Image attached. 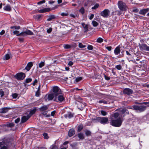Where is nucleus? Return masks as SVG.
<instances>
[{"instance_id":"1","label":"nucleus","mask_w":149,"mask_h":149,"mask_svg":"<svg viewBox=\"0 0 149 149\" xmlns=\"http://www.w3.org/2000/svg\"><path fill=\"white\" fill-rule=\"evenodd\" d=\"M123 120L120 118H118L116 119L111 118L110 121V124L113 126L119 127L122 125Z\"/></svg>"},{"instance_id":"2","label":"nucleus","mask_w":149,"mask_h":149,"mask_svg":"<svg viewBox=\"0 0 149 149\" xmlns=\"http://www.w3.org/2000/svg\"><path fill=\"white\" fill-rule=\"evenodd\" d=\"M118 6L119 9L121 11H126L127 9V7L126 4L121 1H118Z\"/></svg>"},{"instance_id":"3","label":"nucleus","mask_w":149,"mask_h":149,"mask_svg":"<svg viewBox=\"0 0 149 149\" xmlns=\"http://www.w3.org/2000/svg\"><path fill=\"white\" fill-rule=\"evenodd\" d=\"M146 107L144 105H134L131 108L132 109L136 110L137 112H141L144 111L146 108Z\"/></svg>"},{"instance_id":"4","label":"nucleus","mask_w":149,"mask_h":149,"mask_svg":"<svg viewBox=\"0 0 149 149\" xmlns=\"http://www.w3.org/2000/svg\"><path fill=\"white\" fill-rule=\"evenodd\" d=\"M65 99L63 95L61 93L59 94L56 95V97L54 99V101L56 102H61L65 101Z\"/></svg>"},{"instance_id":"5","label":"nucleus","mask_w":149,"mask_h":149,"mask_svg":"<svg viewBox=\"0 0 149 149\" xmlns=\"http://www.w3.org/2000/svg\"><path fill=\"white\" fill-rule=\"evenodd\" d=\"M96 120L102 124H105L108 123V119L105 117H98L96 118Z\"/></svg>"},{"instance_id":"6","label":"nucleus","mask_w":149,"mask_h":149,"mask_svg":"<svg viewBox=\"0 0 149 149\" xmlns=\"http://www.w3.org/2000/svg\"><path fill=\"white\" fill-rule=\"evenodd\" d=\"M52 91L53 93L56 95H57L61 93L60 89L58 86H54L53 87Z\"/></svg>"},{"instance_id":"7","label":"nucleus","mask_w":149,"mask_h":149,"mask_svg":"<svg viewBox=\"0 0 149 149\" xmlns=\"http://www.w3.org/2000/svg\"><path fill=\"white\" fill-rule=\"evenodd\" d=\"M139 46L140 49L142 51H149V46H148L146 44H139Z\"/></svg>"},{"instance_id":"8","label":"nucleus","mask_w":149,"mask_h":149,"mask_svg":"<svg viewBox=\"0 0 149 149\" xmlns=\"http://www.w3.org/2000/svg\"><path fill=\"white\" fill-rule=\"evenodd\" d=\"M110 13L109 10L108 9H106L101 12L100 14L104 17H107L109 15Z\"/></svg>"},{"instance_id":"9","label":"nucleus","mask_w":149,"mask_h":149,"mask_svg":"<svg viewBox=\"0 0 149 149\" xmlns=\"http://www.w3.org/2000/svg\"><path fill=\"white\" fill-rule=\"evenodd\" d=\"M25 77V74L23 73H20L16 75V78L18 80H23Z\"/></svg>"},{"instance_id":"10","label":"nucleus","mask_w":149,"mask_h":149,"mask_svg":"<svg viewBox=\"0 0 149 149\" xmlns=\"http://www.w3.org/2000/svg\"><path fill=\"white\" fill-rule=\"evenodd\" d=\"M47 99L48 100H53L56 97V95L53 93H51L46 95Z\"/></svg>"},{"instance_id":"11","label":"nucleus","mask_w":149,"mask_h":149,"mask_svg":"<svg viewBox=\"0 0 149 149\" xmlns=\"http://www.w3.org/2000/svg\"><path fill=\"white\" fill-rule=\"evenodd\" d=\"M8 143L5 141L0 142V148L1 149H7V146Z\"/></svg>"},{"instance_id":"12","label":"nucleus","mask_w":149,"mask_h":149,"mask_svg":"<svg viewBox=\"0 0 149 149\" xmlns=\"http://www.w3.org/2000/svg\"><path fill=\"white\" fill-rule=\"evenodd\" d=\"M123 92L124 93L127 94V95H130L133 93L132 91L129 88H125Z\"/></svg>"},{"instance_id":"13","label":"nucleus","mask_w":149,"mask_h":149,"mask_svg":"<svg viewBox=\"0 0 149 149\" xmlns=\"http://www.w3.org/2000/svg\"><path fill=\"white\" fill-rule=\"evenodd\" d=\"M30 116L29 114H26L22 118L21 122L24 123L27 121L30 118Z\"/></svg>"},{"instance_id":"14","label":"nucleus","mask_w":149,"mask_h":149,"mask_svg":"<svg viewBox=\"0 0 149 149\" xmlns=\"http://www.w3.org/2000/svg\"><path fill=\"white\" fill-rule=\"evenodd\" d=\"M120 45L118 46L115 48L114 51V52L116 55H118L120 53Z\"/></svg>"},{"instance_id":"15","label":"nucleus","mask_w":149,"mask_h":149,"mask_svg":"<svg viewBox=\"0 0 149 149\" xmlns=\"http://www.w3.org/2000/svg\"><path fill=\"white\" fill-rule=\"evenodd\" d=\"M33 65V63L32 62H30L28 63L25 69L27 71H29L31 67Z\"/></svg>"},{"instance_id":"16","label":"nucleus","mask_w":149,"mask_h":149,"mask_svg":"<svg viewBox=\"0 0 149 149\" xmlns=\"http://www.w3.org/2000/svg\"><path fill=\"white\" fill-rule=\"evenodd\" d=\"M149 11V8H147L141 10L139 12V14H142L143 15H144L146 13Z\"/></svg>"},{"instance_id":"17","label":"nucleus","mask_w":149,"mask_h":149,"mask_svg":"<svg viewBox=\"0 0 149 149\" xmlns=\"http://www.w3.org/2000/svg\"><path fill=\"white\" fill-rule=\"evenodd\" d=\"M75 134V130L74 129H70L68 132V135L69 137H71L73 135Z\"/></svg>"},{"instance_id":"18","label":"nucleus","mask_w":149,"mask_h":149,"mask_svg":"<svg viewBox=\"0 0 149 149\" xmlns=\"http://www.w3.org/2000/svg\"><path fill=\"white\" fill-rule=\"evenodd\" d=\"M50 8H45L42 9H41L38 10V12L39 13H44L50 11Z\"/></svg>"},{"instance_id":"19","label":"nucleus","mask_w":149,"mask_h":149,"mask_svg":"<svg viewBox=\"0 0 149 149\" xmlns=\"http://www.w3.org/2000/svg\"><path fill=\"white\" fill-rule=\"evenodd\" d=\"M3 9L5 10L10 11H11V8L9 5L7 4L6 6L3 7Z\"/></svg>"},{"instance_id":"20","label":"nucleus","mask_w":149,"mask_h":149,"mask_svg":"<svg viewBox=\"0 0 149 149\" xmlns=\"http://www.w3.org/2000/svg\"><path fill=\"white\" fill-rule=\"evenodd\" d=\"M9 109L7 107H4L0 109V113H4L7 112Z\"/></svg>"},{"instance_id":"21","label":"nucleus","mask_w":149,"mask_h":149,"mask_svg":"<svg viewBox=\"0 0 149 149\" xmlns=\"http://www.w3.org/2000/svg\"><path fill=\"white\" fill-rule=\"evenodd\" d=\"M81 25L84 28V32H86L88 31V27L87 25L83 23L81 24Z\"/></svg>"},{"instance_id":"22","label":"nucleus","mask_w":149,"mask_h":149,"mask_svg":"<svg viewBox=\"0 0 149 149\" xmlns=\"http://www.w3.org/2000/svg\"><path fill=\"white\" fill-rule=\"evenodd\" d=\"M24 33L26 35H33V32L31 31L30 30L28 29L26 30L25 31H24Z\"/></svg>"},{"instance_id":"23","label":"nucleus","mask_w":149,"mask_h":149,"mask_svg":"<svg viewBox=\"0 0 149 149\" xmlns=\"http://www.w3.org/2000/svg\"><path fill=\"white\" fill-rule=\"evenodd\" d=\"M48 106L47 105H45L41 107L40 109L41 111H42L46 110L48 109Z\"/></svg>"},{"instance_id":"24","label":"nucleus","mask_w":149,"mask_h":149,"mask_svg":"<svg viewBox=\"0 0 149 149\" xmlns=\"http://www.w3.org/2000/svg\"><path fill=\"white\" fill-rule=\"evenodd\" d=\"M56 17L55 15H51L49 16V18L47 19L48 21H50L52 20L55 19Z\"/></svg>"},{"instance_id":"25","label":"nucleus","mask_w":149,"mask_h":149,"mask_svg":"<svg viewBox=\"0 0 149 149\" xmlns=\"http://www.w3.org/2000/svg\"><path fill=\"white\" fill-rule=\"evenodd\" d=\"M65 116L66 117L70 118L73 117V115L70 112H68L67 114L65 115Z\"/></svg>"},{"instance_id":"26","label":"nucleus","mask_w":149,"mask_h":149,"mask_svg":"<svg viewBox=\"0 0 149 149\" xmlns=\"http://www.w3.org/2000/svg\"><path fill=\"white\" fill-rule=\"evenodd\" d=\"M121 112L122 114H126L128 113L129 112L126 109L124 108L122 110Z\"/></svg>"},{"instance_id":"27","label":"nucleus","mask_w":149,"mask_h":149,"mask_svg":"<svg viewBox=\"0 0 149 149\" xmlns=\"http://www.w3.org/2000/svg\"><path fill=\"white\" fill-rule=\"evenodd\" d=\"M79 138L81 139H84V136L83 134L80 133L78 135Z\"/></svg>"},{"instance_id":"28","label":"nucleus","mask_w":149,"mask_h":149,"mask_svg":"<svg viewBox=\"0 0 149 149\" xmlns=\"http://www.w3.org/2000/svg\"><path fill=\"white\" fill-rule=\"evenodd\" d=\"M10 58V56L9 54H7L5 55L4 57L3 58V60H7L9 59Z\"/></svg>"},{"instance_id":"29","label":"nucleus","mask_w":149,"mask_h":149,"mask_svg":"<svg viewBox=\"0 0 149 149\" xmlns=\"http://www.w3.org/2000/svg\"><path fill=\"white\" fill-rule=\"evenodd\" d=\"M36 109H34L31 111H30L29 113V114L30 116V117L33 114H34L36 112Z\"/></svg>"},{"instance_id":"30","label":"nucleus","mask_w":149,"mask_h":149,"mask_svg":"<svg viewBox=\"0 0 149 149\" xmlns=\"http://www.w3.org/2000/svg\"><path fill=\"white\" fill-rule=\"evenodd\" d=\"M45 62L44 61H41L39 64V67L40 68H42L45 65Z\"/></svg>"},{"instance_id":"31","label":"nucleus","mask_w":149,"mask_h":149,"mask_svg":"<svg viewBox=\"0 0 149 149\" xmlns=\"http://www.w3.org/2000/svg\"><path fill=\"white\" fill-rule=\"evenodd\" d=\"M83 126L82 125H80L78 127V131L79 132L83 129Z\"/></svg>"},{"instance_id":"32","label":"nucleus","mask_w":149,"mask_h":149,"mask_svg":"<svg viewBox=\"0 0 149 149\" xmlns=\"http://www.w3.org/2000/svg\"><path fill=\"white\" fill-rule=\"evenodd\" d=\"M103 41V39L101 38H98L97 40H96V42H98V43H101Z\"/></svg>"},{"instance_id":"33","label":"nucleus","mask_w":149,"mask_h":149,"mask_svg":"<svg viewBox=\"0 0 149 149\" xmlns=\"http://www.w3.org/2000/svg\"><path fill=\"white\" fill-rule=\"evenodd\" d=\"M115 68H116L117 70H120L122 69V66L120 65H116L115 67Z\"/></svg>"},{"instance_id":"34","label":"nucleus","mask_w":149,"mask_h":149,"mask_svg":"<svg viewBox=\"0 0 149 149\" xmlns=\"http://www.w3.org/2000/svg\"><path fill=\"white\" fill-rule=\"evenodd\" d=\"M86 47L85 45H83L81 43H79V47L80 48H84Z\"/></svg>"},{"instance_id":"35","label":"nucleus","mask_w":149,"mask_h":149,"mask_svg":"<svg viewBox=\"0 0 149 149\" xmlns=\"http://www.w3.org/2000/svg\"><path fill=\"white\" fill-rule=\"evenodd\" d=\"M79 11L82 14H84L85 12V10L84 8L83 7H81L79 10Z\"/></svg>"},{"instance_id":"36","label":"nucleus","mask_w":149,"mask_h":149,"mask_svg":"<svg viewBox=\"0 0 149 149\" xmlns=\"http://www.w3.org/2000/svg\"><path fill=\"white\" fill-rule=\"evenodd\" d=\"M101 114L104 116L106 115L108 113L107 112L103 110H101Z\"/></svg>"},{"instance_id":"37","label":"nucleus","mask_w":149,"mask_h":149,"mask_svg":"<svg viewBox=\"0 0 149 149\" xmlns=\"http://www.w3.org/2000/svg\"><path fill=\"white\" fill-rule=\"evenodd\" d=\"M99 5L98 4H96L92 8V9L93 10H95L96 9L99 7Z\"/></svg>"},{"instance_id":"38","label":"nucleus","mask_w":149,"mask_h":149,"mask_svg":"<svg viewBox=\"0 0 149 149\" xmlns=\"http://www.w3.org/2000/svg\"><path fill=\"white\" fill-rule=\"evenodd\" d=\"M98 102L100 103H103L105 104H107V102L104 100H99Z\"/></svg>"},{"instance_id":"39","label":"nucleus","mask_w":149,"mask_h":149,"mask_svg":"<svg viewBox=\"0 0 149 149\" xmlns=\"http://www.w3.org/2000/svg\"><path fill=\"white\" fill-rule=\"evenodd\" d=\"M87 48L88 50H91L93 49V47L91 45H88Z\"/></svg>"},{"instance_id":"40","label":"nucleus","mask_w":149,"mask_h":149,"mask_svg":"<svg viewBox=\"0 0 149 149\" xmlns=\"http://www.w3.org/2000/svg\"><path fill=\"white\" fill-rule=\"evenodd\" d=\"M11 29H13L14 28L15 29H20V26H12L10 27Z\"/></svg>"},{"instance_id":"41","label":"nucleus","mask_w":149,"mask_h":149,"mask_svg":"<svg viewBox=\"0 0 149 149\" xmlns=\"http://www.w3.org/2000/svg\"><path fill=\"white\" fill-rule=\"evenodd\" d=\"M92 23L93 26H96L98 25L97 23L95 21H93L92 22Z\"/></svg>"},{"instance_id":"42","label":"nucleus","mask_w":149,"mask_h":149,"mask_svg":"<svg viewBox=\"0 0 149 149\" xmlns=\"http://www.w3.org/2000/svg\"><path fill=\"white\" fill-rule=\"evenodd\" d=\"M32 80V79L31 78H27L25 80V82L26 83H29L31 82Z\"/></svg>"},{"instance_id":"43","label":"nucleus","mask_w":149,"mask_h":149,"mask_svg":"<svg viewBox=\"0 0 149 149\" xmlns=\"http://www.w3.org/2000/svg\"><path fill=\"white\" fill-rule=\"evenodd\" d=\"M40 91L37 90L36 93V97H39L40 95Z\"/></svg>"},{"instance_id":"44","label":"nucleus","mask_w":149,"mask_h":149,"mask_svg":"<svg viewBox=\"0 0 149 149\" xmlns=\"http://www.w3.org/2000/svg\"><path fill=\"white\" fill-rule=\"evenodd\" d=\"M12 96L13 98L16 99L17 98L18 96V94L16 93H13L12 94Z\"/></svg>"},{"instance_id":"45","label":"nucleus","mask_w":149,"mask_h":149,"mask_svg":"<svg viewBox=\"0 0 149 149\" xmlns=\"http://www.w3.org/2000/svg\"><path fill=\"white\" fill-rule=\"evenodd\" d=\"M63 47L65 49H68L70 48V46L68 45H63Z\"/></svg>"},{"instance_id":"46","label":"nucleus","mask_w":149,"mask_h":149,"mask_svg":"<svg viewBox=\"0 0 149 149\" xmlns=\"http://www.w3.org/2000/svg\"><path fill=\"white\" fill-rule=\"evenodd\" d=\"M119 114L117 112H116L113 114V116L115 118H117L119 116Z\"/></svg>"},{"instance_id":"47","label":"nucleus","mask_w":149,"mask_h":149,"mask_svg":"<svg viewBox=\"0 0 149 149\" xmlns=\"http://www.w3.org/2000/svg\"><path fill=\"white\" fill-rule=\"evenodd\" d=\"M91 132L88 130H86L85 132V134L87 136L90 135L91 134Z\"/></svg>"},{"instance_id":"48","label":"nucleus","mask_w":149,"mask_h":149,"mask_svg":"<svg viewBox=\"0 0 149 149\" xmlns=\"http://www.w3.org/2000/svg\"><path fill=\"white\" fill-rule=\"evenodd\" d=\"M43 135L45 139H47L48 138V136L47 133H44Z\"/></svg>"},{"instance_id":"49","label":"nucleus","mask_w":149,"mask_h":149,"mask_svg":"<svg viewBox=\"0 0 149 149\" xmlns=\"http://www.w3.org/2000/svg\"><path fill=\"white\" fill-rule=\"evenodd\" d=\"M82 77H77L76 78L75 80L77 82H78L82 79Z\"/></svg>"},{"instance_id":"50","label":"nucleus","mask_w":149,"mask_h":149,"mask_svg":"<svg viewBox=\"0 0 149 149\" xmlns=\"http://www.w3.org/2000/svg\"><path fill=\"white\" fill-rule=\"evenodd\" d=\"M4 95L3 91L1 90H0V97H2Z\"/></svg>"},{"instance_id":"51","label":"nucleus","mask_w":149,"mask_h":149,"mask_svg":"<svg viewBox=\"0 0 149 149\" xmlns=\"http://www.w3.org/2000/svg\"><path fill=\"white\" fill-rule=\"evenodd\" d=\"M45 0H42L38 2L37 4L38 5H40L43 3H45Z\"/></svg>"},{"instance_id":"52","label":"nucleus","mask_w":149,"mask_h":149,"mask_svg":"<svg viewBox=\"0 0 149 149\" xmlns=\"http://www.w3.org/2000/svg\"><path fill=\"white\" fill-rule=\"evenodd\" d=\"M68 13H62L61 14V15L63 16H67L68 15Z\"/></svg>"},{"instance_id":"53","label":"nucleus","mask_w":149,"mask_h":149,"mask_svg":"<svg viewBox=\"0 0 149 149\" xmlns=\"http://www.w3.org/2000/svg\"><path fill=\"white\" fill-rule=\"evenodd\" d=\"M25 34L24 33V31L22 32L19 33V34H17V36H24L25 35Z\"/></svg>"},{"instance_id":"54","label":"nucleus","mask_w":149,"mask_h":149,"mask_svg":"<svg viewBox=\"0 0 149 149\" xmlns=\"http://www.w3.org/2000/svg\"><path fill=\"white\" fill-rule=\"evenodd\" d=\"M105 48L107 49L109 51H110L111 50V46H107L105 47Z\"/></svg>"},{"instance_id":"55","label":"nucleus","mask_w":149,"mask_h":149,"mask_svg":"<svg viewBox=\"0 0 149 149\" xmlns=\"http://www.w3.org/2000/svg\"><path fill=\"white\" fill-rule=\"evenodd\" d=\"M51 149H58L57 147L54 145L52 146L51 147Z\"/></svg>"},{"instance_id":"56","label":"nucleus","mask_w":149,"mask_h":149,"mask_svg":"<svg viewBox=\"0 0 149 149\" xmlns=\"http://www.w3.org/2000/svg\"><path fill=\"white\" fill-rule=\"evenodd\" d=\"M38 82V80L37 79H35L33 82L32 83L33 86H34Z\"/></svg>"},{"instance_id":"57","label":"nucleus","mask_w":149,"mask_h":149,"mask_svg":"<svg viewBox=\"0 0 149 149\" xmlns=\"http://www.w3.org/2000/svg\"><path fill=\"white\" fill-rule=\"evenodd\" d=\"M13 33L14 34H16L17 35L19 33V31H13Z\"/></svg>"},{"instance_id":"58","label":"nucleus","mask_w":149,"mask_h":149,"mask_svg":"<svg viewBox=\"0 0 149 149\" xmlns=\"http://www.w3.org/2000/svg\"><path fill=\"white\" fill-rule=\"evenodd\" d=\"M20 120V118H17L15 120V122L16 123H18Z\"/></svg>"},{"instance_id":"59","label":"nucleus","mask_w":149,"mask_h":149,"mask_svg":"<svg viewBox=\"0 0 149 149\" xmlns=\"http://www.w3.org/2000/svg\"><path fill=\"white\" fill-rule=\"evenodd\" d=\"M73 65V62L72 61H70L68 63V65L69 66H71L72 65Z\"/></svg>"},{"instance_id":"60","label":"nucleus","mask_w":149,"mask_h":149,"mask_svg":"<svg viewBox=\"0 0 149 149\" xmlns=\"http://www.w3.org/2000/svg\"><path fill=\"white\" fill-rule=\"evenodd\" d=\"M52 31V29L51 28H50L49 29H48L47 30V31L48 33H50Z\"/></svg>"},{"instance_id":"61","label":"nucleus","mask_w":149,"mask_h":149,"mask_svg":"<svg viewBox=\"0 0 149 149\" xmlns=\"http://www.w3.org/2000/svg\"><path fill=\"white\" fill-rule=\"evenodd\" d=\"M18 39L20 42H22L24 41V39L23 38H18Z\"/></svg>"},{"instance_id":"62","label":"nucleus","mask_w":149,"mask_h":149,"mask_svg":"<svg viewBox=\"0 0 149 149\" xmlns=\"http://www.w3.org/2000/svg\"><path fill=\"white\" fill-rule=\"evenodd\" d=\"M94 15L93 14H91L89 17V19H92L94 17Z\"/></svg>"},{"instance_id":"63","label":"nucleus","mask_w":149,"mask_h":149,"mask_svg":"<svg viewBox=\"0 0 149 149\" xmlns=\"http://www.w3.org/2000/svg\"><path fill=\"white\" fill-rule=\"evenodd\" d=\"M5 33V31L4 30H3L0 32V34L1 35H3Z\"/></svg>"},{"instance_id":"64","label":"nucleus","mask_w":149,"mask_h":149,"mask_svg":"<svg viewBox=\"0 0 149 149\" xmlns=\"http://www.w3.org/2000/svg\"><path fill=\"white\" fill-rule=\"evenodd\" d=\"M55 113V111H53L51 113V116H54Z\"/></svg>"}]
</instances>
